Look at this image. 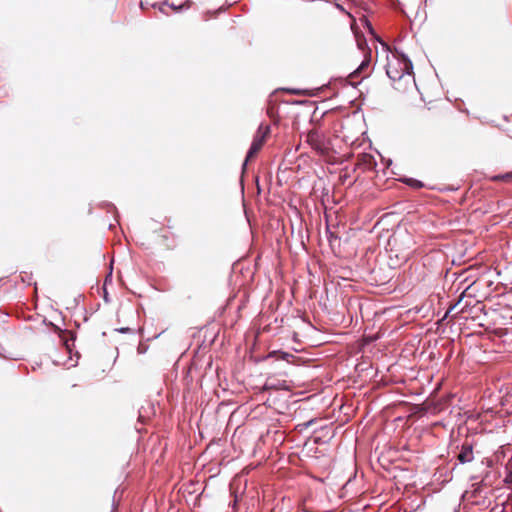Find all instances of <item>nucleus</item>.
<instances>
[{"label": "nucleus", "mask_w": 512, "mask_h": 512, "mask_svg": "<svg viewBox=\"0 0 512 512\" xmlns=\"http://www.w3.org/2000/svg\"><path fill=\"white\" fill-rule=\"evenodd\" d=\"M395 60L386 65V74L393 82L402 79L405 75H413V64L403 52L395 51Z\"/></svg>", "instance_id": "1"}, {"label": "nucleus", "mask_w": 512, "mask_h": 512, "mask_svg": "<svg viewBox=\"0 0 512 512\" xmlns=\"http://www.w3.org/2000/svg\"><path fill=\"white\" fill-rule=\"evenodd\" d=\"M488 474L489 472H486L485 476L482 477L480 481L472 483L471 490L466 491L463 498L470 501L473 505L488 507L490 504V501L487 499L488 486L486 484V478Z\"/></svg>", "instance_id": "2"}, {"label": "nucleus", "mask_w": 512, "mask_h": 512, "mask_svg": "<svg viewBox=\"0 0 512 512\" xmlns=\"http://www.w3.org/2000/svg\"><path fill=\"white\" fill-rule=\"evenodd\" d=\"M270 133V126L260 125L253 137L252 143L247 151L245 160L242 164V174L245 172L247 164L251 158H253L262 148L266 137Z\"/></svg>", "instance_id": "3"}, {"label": "nucleus", "mask_w": 512, "mask_h": 512, "mask_svg": "<svg viewBox=\"0 0 512 512\" xmlns=\"http://www.w3.org/2000/svg\"><path fill=\"white\" fill-rule=\"evenodd\" d=\"M306 142L317 153L324 155L328 151V140L324 132L320 129H311L306 134Z\"/></svg>", "instance_id": "4"}, {"label": "nucleus", "mask_w": 512, "mask_h": 512, "mask_svg": "<svg viewBox=\"0 0 512 512\" xmlns=\"http://www.w3.org/2000/svg\"><path fill=\"white\" fill-rule=\"evenodd\" d=\"M469 287L462 293L461 297L459 298V300L454 304V306H452L445 314V317L448 315V313L453 310L454 308L460 306V310L459 312H462V313H465L468 311V309L470 307H472L473 309H476L477 311H483L484 310V306L480 304L479 301H476V303L474 305H472V302L474 301L472 299V294L468 293Z\"/></svg>", "instance_id": "5"}, {"label": "nucleus", "mask_w": 512, "mask_h": 512, "mask_svg": "<svg viewBox=\"0 0 512 512\" xmlns=\"http://www.w3.org/2000/svg\"><path fill=\"white\" fill-rule=\"evenodd\" d=\"M459 449L458 454L456 455V459L460 464L471 463L474 456V441L469 439L468 437L461 443L460 446H457Z\"/></svg>", "instance_id": "6"}, {"label": "nucleus", "mask_w": 512, "mask_h": 512, "mask_svg": "<svg viewBox=\"0 0 512 512\" xmlns=\"http://www.w3.org/2000/svg\"><path fill=\"white\" fill-rule=\"evenodd\" d=\"M55 329L59 332V336L62 338L65 346L69 349V341H74L76 339L75 333L68 330H61L59 327H55Z\"/></svg>", "instance_id": "7"}, {"label": "nucleus", "mask_w": 512, "mask_h": 512, "mask_svg": "<svg viewBox=\"0 0 512 512\" xmlns=\"http://www.w3.org/2000/svg\"><path fill=\"white\" fill-rule=\"evenodd\" d=\"M193 2L191 0H186L180 5H175L174 3H168L167 1L163 2V5L169 6L174 12L179 13L185 9H188L192 6Z\"/></svg>", "instance_id": "8"}, {"label": "nucleus", "mask_w": 512, "mask_h": 512, "mask_svg": "<svg viewBox=\"0 0 512 512\" xmlns=\"http://www.w3.org/2000/svg\"><path fill=\"white\" fill-rule=\"evenodd\" d=\"M369 63H370V60L369 59H365L362 61V63L358 66V68L353 71L350 75H349V83L353 86H355L356 84L353 82V78L356 77L357 75L360 74V72H362L364 69L368 68L369 66Z\"/></svg>", "instance_id": "9"}, {"label": "nucleus", "mask_w": 512, "mask_h": 512, "mask_svg": "<svg viewBox=\"0 0 512 512\" xmlns=\"http://www.w3.org/2000/svg\"><path fill=\"white\" fill-rule=\"evenodd\" d=\"M404 184L415 188V189H421L424 187V183L418 179L405 177L401 180Z\"/></svg>", "instance_id": "10"}, {"label": "nucleus", "mask_w": 512, "mask_h": 512, "mask_svg": "<svg viewBox=\"0 0 512 512\" xmlns=\"http://www.w3.org/2000/svg\"><path fill=\"white\" fill-rule=\"evenodd\" d=\"M271 356H276V358L278 360H284L287 362H289L290 358H294V356L292 354L287 353V352H282V351H274L271 353Z\"/></svg>", "instance_id": "11"}, {"label": "nucleus", "mask_w": 512, "mask_h": 512, "mask_svg": "<svg viewBox=\"0 0 512 512\" xmlns=\"http://www.w3.org/2000/svg\"><path fill=\"white\" fill-rule=\"evenodd\" d=\"M356 40H357V46H358V48H359L361 51L365 52V50H366V48H367V41H366L365 37H364V36H357V39H356Z\"/></svg>", "instance_id": "12"}, {"label": "nucleus", "mask_w": 512, "mask_h": 512, "mask_svg": "<svg viewBox=\"0 0 512 512\" xmlns=\"http://www.w3.org/2000/svg\"><path fill=\"white\" fill-rule=\"evenodd\" d=\"M504 483L508 486H512V470L508 471L506 474Z\"/></svg>", "instance_id": "13"}, {"label": "nucleus", "mask_w": 512, "mask_h": 512, "mask_svg": "<svg viewBox=\"0 0 512 512\" xmlns=\"http://www.w3.org/2000/svg\"><path fill=\"white\" fill-rule=\"evenodd\" d=\"M512 178V173H507L504 175L497 176L496 179L508 180Z\"/></svg>", "instance_id": "14"}, {"label": "nucleus", "mask_w": 512, "mask_h": 512, "mask_svg": "<svg viewBox=\"0 0 512 512\" xmlns=\"http://www.w3.org/2000/svg\"><path fill=\"white\" fill-rule=\"evenodd\" d=\"M117 331L120 332V333L125 334V333L132 332V329L129 328V327H122V328L117 329Z\"/></svg>", "instance_id": "15"}, {"label": "nucleus", "mask_w": 512, "mask_h": 512, "mask_svg": "<svg viewBox=\"0 0 512 512\" xmlns=\"http://www.w3.org/2000/svg\"><path fill=\"white\" fill-rule=\"evenodd\" d=\"M315 422L314 419H311L305 423H303L301 426H303L304 428H308L310 425H312L313 423Z\"/></svg>", "instance_id": "16"}, {"label": "nucleus", "mask_w": 512, "mask_h": 512, "mask_svg": "<svg viewBox=\"0 0 512 512\" xmlns=\"http://www.w3.org/2000/svg\"><path fill=\"white\" fill-rule=\"evenodd\" d=\"M103 298H104V301L105 302H109V299H108V292L107 290L104 288V295H103Z\"/></svg>", "instance_id": "17"}, {"label": "nucleus", "mask_w": 512, "mask_h": 512, "mask_svg": "<svg viewBox=\"0 0 512 512\" xmlns=\"http://www.w3.org/2000/svg\"><path fill=\"white\" fill-rule=\"evenodd\" d=\"M163 6H164V5H163V3L159 6V10H160V12H161V13H163V14L168 15V14L166 13V11H165V8H163Z\"/></svg>", "instance_id": "18"}, {"label": "nucleus", "mask_w": 512, "mask_h": 512, "mask_svg": "<svg viewBox=\"0 0 512 512\" xmlns=\"http://www.w3.org/2000/svg\"><path fill=\"white\" fill-rule=\"evenodd\" d=\"M292 94H300V90L299 89H293V90H289Z\"/></svg>", "instance_id": "19"}, {"label": "nucleus", "mask_w": 512, "mask_h": 512, "mask_svg": "<svg viewBox=\"0 0 512 512\" xmlns=\"http://www.w3.org/2000/svg\"><path fill=\"white\" fill-rule=\"evenodd\" d=\"M367 26H368V28H369V31H370L372 34H374L373 28H372V26H371V24H370L369 22H367Z\"/></svg>", "instance_id": "20"}, {"label": "nucleus", "mask_w": 512, "mask_h": 512, "mask_svg": "<svg viewBox=\"0 0 512 512\" xmlns=\"http://www.w3.org/2000/svg\"><path fill=\"white\" fill-rule=\"evenodd\" d=\"M478 478H479L478 476L474 475V476L470 477V480L471 481H476V480H478Z\"/></svg>", "instance_id": "21"}, {"label": "nucleus", "mask_w": 512, "mask_h": 512, "mask_svg": "<svg viewBox=\"0 0 512 512\" xmlns=\"http://www.w3.org/2000/svg\"><path fill=\"white\" fill-rule=\"evenodd\" d=\"M110 279L111 280V273L108 274L107 278H106V281Z\"/></svg>", "instance_id": "22"}, {"label": "nucleus", "mask_w": 512, "mask_h": 512, "mask_svg": "<svg viewBox=\"0 0 512 512\" xmlns=\"http://www.w3.org/2000/svg\"><path fill=\"white\" fill-rule=\"evenodd\" d=\"M366 49L368 51V54L370 55L371 54L370 48L367 47Z\"/></svg>", "instance_id": "23"}, {"label": "nucleus", "mask_w": 512, "mask_h": 512, "mask_svg": "<svg viewBox=\"0 0 512 512\" xmlns=\"http://www.w3.org/2000/svg\"><path fill=\"white\" fill-rule=\"evenodd\" d=\"M366 49L368 51V54L370 55L371 54L370 48L367 47Z\"/></svg>", "instance_id": "24"}]
</instances>
